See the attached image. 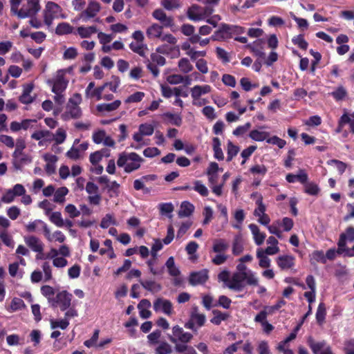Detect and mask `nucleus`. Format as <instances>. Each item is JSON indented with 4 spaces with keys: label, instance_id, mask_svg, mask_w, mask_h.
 <instances>
[{
    "label": "nucleus",
    "instance_id": "obj_1",
    "mask_svg": "<svg viewBox=\"0 0 354 354\" xmlns=\"http://www.w3.org/2000/svg\"><path fill=\"white\" fill-rule=\"evenodd\" d=\"M143 162L144 159L137 153L124 151L119 153L117 165L125 173L130 174L139 169Z\"/></svg>",
    "mask_w": 354,
    "mask_h": 354
},
{
    "label": "nucleus",
    "instance_id": "obj_2",
    "mask_svg": "<svg viewBox=\"0 0 354 354\" xmlns=\"http://www.w3.org/2000/svg\"><path fill=\"white\" fill-rule=\"evenodd\" d=\"M257 286L258 278L253 271L248 272H234L232 274V282L228 286V288L236 291L241 290L245 284Z\"/></svg>",
    "mask_w": 354,
    "mask_h": 354
},
{
    "label": "nucleus",
    "instance_id": "obj_3",
    "mask_svg": "<svg viewBox=\"0 0 354 354\" xmlns=\"http://www.w3.org/2000/svg\"><path fill=\"white\" fill-rule=\"evenodd\" d=\"M71 70V68L58 70L52 78L47 80L53 93H64L66 91L69 82L66 75Z\"/></svg>",
    "mask_w": 354,
    "mask_h": 354
},
{
    "label": "nucleus",
    "instance_id": "obj_4",
    "mask_svg": "<svg viewBox=\"0 0 354 354\" xmlns=\"http://www.w3.org/2000/svg\"><path fill=\"white\" fill-rule=\"evenodd\" d=\"M66 17L62 8L58 4L52 1L47 2L44 10V21L46 26H51L55 19H65Z\"/></svg>",
    "mask_w": 354,
    "mask_h": 354
},
{
    "label": "nucleus",
    "instance_id": "obj_5",
    "mask_svg": "<svg viewBox=\"0 0 354 354\" xmlns=\"http://www.w3.org/2000/svg\"><path fill=\"white\" fill-rule=\"evenodd\" d=\"M155 125L152 124L148 122L140 124L138 127V131L135 132L132 136L133 140L138 145L137 146L131 145V147L136 149H140L143 145H147V143L143 142V138L144 136H150L153 135Z\"/></svg>",
    "mask_w": 354,
    "mask_h": 354
},
{
    "label": "nucleus",
    "instance_id": "obj_6",
    "mask_svg": "<svg viewBox=\"0 0 354 354\" xmlns=\"http://www.w3.org/2000/svg\"><path fill=\"white\" fill-rule=\"evenodd\" d=\"M193 338V335L184 331L183 328L176 325L172 327V335L169 337L171 342L176 345H187Z\"/></svg>",
    "mask_w": 354,
    "mask_h": 354
},
{
    "label": "nucleus",
    "instance_id": "obj_7",
    "mask_svg": "<svg viewBox=\"0 0 354 354\" xmlns=\"http://www.w3.org/2000/svg\"><path fill=\"white\" fill-rule=\"evenodd\" d=\"M206 321L205 315L198 312L197 307L192 308L190 317L187 322L185 323V327L192 331L196 332L198 329L202 327Z\"/></svg>",
    "mask_w": 354,
    "mask_h": 354
},
{
    "label": "nucleus",
    "instance_id": "obj_8",
    "mask_svg": "<svg viewBox=\"0 0 354 354\" xmlns=\"http://www.w3.org/2000/svg\"><path fill=\"white\" fill-rule=\"evenodd\" d=\"M213 12L209 7L201 8L198 6H192L187 11L188 18L194 21L205 20Z\"/></svg>",
    "mask_w": 354,
    "mask_h": 354
},
{
    "label": "nucleus",
    "instance_id": "obj_9",
    "mask_svg": "<svg viewBox=\"0 0 354 354\" xmlns=\"http://www.w3.org/2000/svg\"><path fill=\"white\" fill-rule=\"evenodd\" d=\"M101 8V5L98 1L90 0L86 8L80 13V18L83 21H87L95 17L100 12Z\"/></svg>",
    "mask_w": 354,
    "mask_h": 354
},
{
    "label": "nucleus",
    "instance_id": "obj_10",
    "mask_svg": "<svg viewBox=\"0 0 354 354\" xmlns=\"http://www.w3.org/2000/svg\"><path fill=\"white\" fill-rule=\"evenodd\" d=\"M308 344L314 354H334L326 342H315L313 337L308 339Z\"/></svg>",
    "mask_w": 354,
    "mask_h": 354
},
{
    "label": "nucleus",
    "instance_id": "obj_11",
    "mask_svg": "<svg viewBox=\"0 0 354 354\" xmlns=\"http://www.w3.org/2000/svg\"><path fill=\"white\" fill-rule=\"evenodd\" d=\"M346 241L350 242L354 241V227L352 226L348 227L344 233H342L337 243L338 252L343 254L344 250L347 248Z\"/></svg>",
    "mask_w": 354,
    "mask_h": 354
},
{
    "label": "nucleus",
    "instance_id": "obj_12",
    "mask_svg": "<svg viewBox=\"0 0 354 354\" xmlns=\"http://www.w3.org/2000/svg\"><path fill=\"white\" fill-rule=\"evenodd\" d=\"M153 310L156 313H162L167 315L173 313V306L171 301L163 298H158L153 301Z\"/></svg>",
    "mask_w": 354,
    "mask_h": 354
},
{
    "label": "nucleus",
    "instance_id": "obj_13",
    "mask_svg": "<svg viewBox=\"0 0 354 354\" xmlns=\"http://www.w3.org/2000/svg\"><path fill=\"white\" fill-rule=\"evenodd\" d=\"M24 242L33 252L38 254L43 252L44 245L38 237L32 235L24 236Z\"/></svg>",
    "mask_w": 354,
    "mask_h": 354
},
{
    "label": "nucleus",
    "instance_id": "obj_14",
    "mask_svg": "<svg viewBox=\"0 0 354 354\" xmlns=\"http://www.w3.org/2000/svg\"><path fill=\"white\" fill-rule=\"evenodd\" d=\"M276 263L280 269L286 270L295 266V258L289 254L280 255L276 259Z\"/></svg>",
    "mask_w": 354,
    "mask_h": 354
},
{
    "label": "nucleus",
    "instance_id": "obj_15",
    "mask_svg": "<svg viewBox=\"0 0 354 354\" xmlns=\"http://www.w3.org/2000/svg\"><path fill=\"white\" fill-rule=\"evenodd\" d=\"M232 37V28L230 25L222 24L212 36L213 41H221Z\"/></svg>",
    "mask_w": 354,
    "mask_h": 354
},
{
    "label": "nucleus",
    "instance_id": "obj_16",
    "mask_svg": "<svg viewBox=\"0 0 354 354\" xmlns=\"http://www.w3.org/2000/svg\"><path fill=\"white\" fill-rule=\"evenodd\" d=\"M71 299V294L66 291H62L57 294L55 301L59 304L62 310H65L70 307Z\"/></svg>",
    "mask_w": 354,
    "mask_h": 354
},
{
    "label": "nucleus",
    "instance_id": "obj_17",
    "mask_svg": "<svg viewBox=\"0 0 354 354\" xmlns=\"http://www.w3.org/2000/svg\"><path fill=\"white\" fill-rule=\"evenodd\" d=\"M212 87L208 84L195 85L190 88V93L192 100H200L202 95L209 93Z\"/></svg>",
    "mask_w": 354,
    "mask_h": 354
},
{
    "label": "nucleus",
    "instance_id": "obj_18",
    "mask_svg": "<svg viewBox=\"0 0 354 354\" xmlns=\"http://www.w3.org/2000/svg\"><path fill=\"white\" fill-rule=\"evenodd\" d=\"M152 16L162 24V26L171 27L174 25L173 18L167 16L162 9L155 10L152 13Z\"/></svg>",
    "mask_w": 354,
    "mask_h": 354
},
{
    "label": "nucleus",
    "instance_id": "obj_19",
    "mask_svg": "<svg viewBox=\"0 0 354 354\" xmlns=\"http://www.w3.org/2000/svg\"><path fill=\"white\" fill-rule=\"evenodd\" d=\"M208 279V271L205 269L193 272L189 276V283L193 286L203 284Z\"/></svg>",
    "mask_w": 354,
    "mask_h": 354
},
{
    "label": "nucleus",
    "instance_id": "obj_20",
    "mask_svg": "<svg viewBox=\"0 0 354 354\" xmlns=\"http://www.w3.org/2000/svg\"><path fill=\"white\" fill-rule=\"evenodd\" d=\"M48 228V225L40 219H36L26 225V230L28 232H39L43 230L44 234H45Z\"/></svg>",
    "mask_w": 354,
    "mask_h": 354
},
{
    "label": "nucleus",
    "instance_id": "obj_21",
    "mask_svg": "<svg viewBox=\"0 0 354 354\" xmlns=\"http://www.w3.org/2000/svg\"><path fill=\"white\" fill-rule=\"evenodd\" d=\"M248 227L251 231L254 241L256 245H262L266 236V234L261 232L259 227L256 224L251 223L248 225Z\"/></svg>",
    "mask_w": 354,
    "mask_h": 354
},
{
    "label": "nucleus",
    "instance_id": "obj_22",
    "mask_svg": "<svg viewBox=\"0 0 354 354\" xmlns=\"http://www.w3.org/2000/svg\"><path fill=\"white\" fill-rule=\"evenodd\" d=\"M248 47L251 50L255 56L259 58L265 57V53L263 51L264 43L262 40L257 39L252 44L248 45Z\"/></svg>",
    "mask_w": 354,
    "mask_h": 354
},
{
    "label": "nucleus",
    "instance_id": "obj_23",
    "mask_svg": "<svg viewBox=\"0 0 354 354\" xmlns=\"http://www.w3.org/2000/svg\"><path fill=\"white\" fill-rule=\"evenodd\" d=\"M151 306V302L148 299H143L139 302L138 308L139 310L140 317L142 319H147L151 317V313L149 310Z\"/></svg>",
    "mask_w": 354,
    "mask_h": 354
},
{
    "label": "nucleus",
    "instance_id": "obj_24",
    "mask_svg": "<svg viewBox=\"0 0 354 354\" xmlns=\"http://www.w3.org/2000/svg\"><path fill=\"white\" fill-rule=\"evenodd\" d=\"M44 236L49 242H58L59 243H62L66 240V236L62 232L57 230L53 233H50L49 228L47 229Z\"/></svg>",
    "mask_w": 354,
    "mask_h": 354
},
{
    "label": "nucleus",
    "instance_id": "obj_25",
    "mask_svg": "<svg viewBox=\"0 0 354 354\" xmlns=\"http://www.w3.org/2000/svg\"><path fill=\"white\" fill-rule=\"evenodd\" d=\"M97 32V29L95 26H79L76 29V32H74L80 35L82 38H88L93 34Z\"/></svg>",
    "mask_w": 354,
    "mask_h": 354
},
{
    "label": "nucleus",
    "instance_id": "obj_26",
    "mask_svg": "<svg viewBox=\"0 0 354 354\" xmlns=\"http://www.w3.org/2000/svg\"><path fill=\"white\" fill-rule=\"evenodd\" d=\"M38 12L39 11L30 6H28L27 4L26 6L24 5L21 9H18L14 15H17L20 19H25L27 17H32Z\"/></svg>",
    "mask_w": 354,
    "mask_h": 354
},
{
    "label": "nucleus",
    "instance_id": "obj_27",
    "mask_svg": "<svg viewBox=\"0 0 354 354\" xmlns=\"http://www.w3.org/2000/svg\"><path fill=\"white\" fill-rule=\"evenodd\" d=\"M288 183H293L297 181L304 184L308 180V175L304 170H299L297 174H288L286 178Z\"/></svg>",
    "mask_w": 354,
    "mask_h": 354
},
{
    "label": "nucleus",
    "instance_id": "obj_28",
    "mask_svg": "<svg viewBox=\"0 0 354 354\" xmlns=\"http://www.w3.org/2000/svg\"><path fill=\"white\" fill-rule=\"evenodd\" d=\"M130 49L140 57H145L148 51V47L144 42H131L129 44Z\"/></svg>",
    "mask_w": 354,
    "mask_h": 354
},
{
    "label": "nucleus",
    "instance_id": "obj_29",
    "mask_svg": "<svg viewBox=\"0 0 354 354\" xmlns=\"http://www.w3.org/2000/svg\"><path fill=\"white\" fill-rule=\"evenodd\" d=\"M243 241L241 234L234 236L232 243V254L235 256L241 254L243 251Z\"/></svg>",
    "mask_w": 354,
    "mask_h": 354
},
{
    "label": "nucleus",
    "instance_id": "obj_30",
    "mask_svg": "<svg viewBox=\"0 0 354 354\" xmlns=\"http://www.w3.org/2000/svg\"><path fill=\"white\" fill-rule=\"evenodd\" d=\"M228 248L229 245L225 239H217L214 240L212 252L214 253H225Z\"/></svg>",
    "mask_w": 354,
    "mask_h": 354
},
{
    "label": "nucleus",
    "instance_id": "obj_31",
    "mask_svg": "<svg viewBox=\"0 0 354 354\" xmlns=\"http://www.w3.org/2000/svg\"><path fill=\"white\" fill-rule=\"evenodd\" d=\"M32 89L33 85L31 84L25 85L24 86L23 93L19 97V100L21 103L28 104L32 102L33 97L30 95Z\"/></svg>",
    "mask_w": 354,
    "mask_h": 354
},
{
    "label": "nucleus",
    "instance_id": "obj_32",
    "mask_svg": "<svg viewBox=\"0 0 354 354\" xmlns=\"http://www.w3.org/2000/svg\"><path fill=\"white\" fill-rule=\"evenodd\" d=\"M162 32V26L157 24L150 26L146 31L147 36L149 39L160 38Z\"/></svg>",
    "mask_w": 354,
    "mask_h": 354
},
{
    "label": "nucleus",
    "instance_id": "obj_33",
    "mask_svg": "<svg viewBox=\"0 0 354 354\" xmlns=\"http://www.w3.org/2000/svg\"><path fill=\"white\" fill-rule=\"evenodd\" d=\"M270 136V133L260 129H253L249 133V137L257 142L266 141Z\"/></svg>",
    "mask_w": 354,
    "mask_h": 354
},
{
    "label": "nucleus",
    "instance_id": "obj_34",
    "mask_svg": "<svg viewBox=\"0 0 354 354\" xmlns=\"http://www.w3.org/2000/svg\"><path fill=\"white\" fill-rule=\"evenodd\" d=\"M120 105L121 101L116 100L111 103H103L98 104L97 106V110L99 112H111L118 109Z\"/></svg>",
    "mask_w": 354,
    "mask_h": 354
},
{
    "label": "nucleus",
    "instance_id": "obj_35",
    "mask_svg": "<svg viewBox=\"0 0 354 354\" xmlns=\"http://www.w3.org/2000/svg\"><path fill=\"white\" fill-rule=\"evenodd\" d=\"M139 282H140V285L145 290H147L151 292L156 293V292H159L161 290V286L154 281H151V280L143 281L140 279Z\"/></svg>",
    "mask_w": 354,
    "mask_h": 354
},
{
    "label": "nucleus",
    "instance_id": "obj_36",
    "mask_svg": "<svg viewBox=\"0 0 354 354\" xmlns=\"http://www.w3.org/2000/svg\"><path fill=\"white\" fill-rule=\"evenodd\" d=\"M194 211V206L189 201H183L178 211V216L180 217H188Z\"/></svg>",
    "mask_w": 354,
    "mask_h": 354
},
{
    "label": "nucleus",
    "instance_id": "obj_37",
    "mask_svg": "<svg viewBox=\"0 0 354 354\" xmlns=\"http://www.w3.org/2000/svg\"><path fill=\"white\" fill-rule=\"evenodd\" d=\"M257 257L259 260V265L261 268H268L270 266L271 260L268 257V254L264 253L263 249L257 250Z\"/></svg>",
    "mask_w": 354,
    "mask_h": 354
},
{
    "label": "nucleus",
    "instance_id": "obj_38",
    "mask_svg": "<svg viewBox=\"0 0 354 354\" xmlns=\"http://www.w3.org/2000/svg\"><path fill=\"white\" fill-rule=\"evenodd\" d=\"M165 266L170 276L176 277L180 275V272L179 268L176 266L174 259L170 257L166 261Z\"/></svg>",
    "mask_w": 354,
    "mask_h": 354
},
{
    "label": "nucleus",
    "instance_id": "obj_39",
    "mask_svg": "<svg viewBox=\"0 0 354 354\" xmlns=\"http://www.w3.org/2000/svg\"><path fill=\"white\" fill-rule=\"evenodd\" d=\"M68 193V189L66 187H62L55 191L53 201L57 203H64L65 197Z\"/></svg>",
    "mask_w": 354,
    "mask_h": 354
},
{
    "label": "nucleus",
    "instance_id": "obj_40",
    "mask_svg": "<svg viewBox=\"0 0 354 354\" xmlns=\"http://www.w3.org/2000/svg\"><path fill=\"white\" fill-rule=\"evenodd\" d=\"M178 66L179 68L180 71L185 74L192 72L194 69L193 65L192 64L190 61L186 57L181 58L178 61Z\"/></svg>",
    "mask_w": 354,
    "mask_h": 354
},
{
    "label": "nucleus",
    "instance_id": "obj_41",
    "mask_svg": "<svg viewBox=\"0 0 354 354\" xmlns=\"http://www.w3.org/2000/svg\"><path fill=\"white\" fill-rule=\"evenodd\" d=\"M73 32V27L68 23H59L55 29V33L58 35H67Z\"/></svg>",
    "mask_w": 354,
    "mask_h": 354
},
{
    "label": "nucleus",
    "instance_id": "obj_42",
    "mask_svg": "<svg viewBox=\"0 0 354 354\" xmlns=\"http://www.w3.org/2000/svg\"><path fill=\"white\" fill-rule=\"evenodd\" d=\"M157 260L156 259H149L146 263L149 268L150 272L153 275H161L164 272V267H158L156 266Z\"/></svg>",
    "mask_w": 354,
    "mask_h": 354
},
{
    "label": "nucleus",
    "instance_id": "obj_43",
    "mask_svg": "<svg viewBox=\"0 0 354 354\" xmlns=\"http://www.w3.org/2000/svg\"><path fill=\"white\" fill-rule=\"evenodd\" d=\"M192 189L198 193L201 196H207L209 190L201 180H196L193 182Z\"/></svg>",
    "mask_w": 354,
    "mask_h": 354
},
{
    "label": "nucleus",
    "instance_id": "obj_44",
    "mask_svg": "<svg viewBox=\"0 0 354 354\" xmlns=\"http://www.w3.org/2000/svg\"><path fill=\"white\" fill-rule=\"evenodd\" d=\"M66 114L72 118H78L82 115V110L79 105L67 104Z\"/></svg>",
    "mask_w": 354,
    "mask_h": 354
},
{
    "label": "nucleus",
    "instance_id": "obj_45",
    "mask_svg": "<svg viewBox=\"0 0 354 354\" xmlns=\"http://www.w3.org/2000/svg\"><path fill=\"white\" fill-rule=\"evenodd\" d=\"M239 150L240 149L237 145L228 140L227 143V161H231L238 154Z\"/></svg>",
    "mask_w": 354,
    "mask_h": 354
},
{
    "label": "nucleus",
    "instance_id": "obj_46",
    "mask_svg": "<svg viewBox=\"0 0 354 354\" xmlns=\"http://www.w3.org/2000/svg\"><path fill=\"white\" fill-rule=\"evenodd\" d=\"M310 262L311 264H316L317 263H325L326 257L323 251L315 250L310 254Z\"/></svg>",
    "mask_w": 354,
    "mask_h": 354
},
{
    "label": "nucleus",
    "instance_id": "obj_47",
    "mask_svg": "<svg viewBox=\"0 0 354 354\" xmlns=\"http://www.w3.org/2000/svg\"><path fill=\"white\" fill-rule=\"evenodd\" d=\"M15 149L13 152L12 156L14 158H19L24 154V149L26 148V142L24 139L19 138L15 144Z\"/></svg>",
    "mask_w": 354,
    "mask_h": 354
},
{
    "label": "nucleus",
    "instance_id": "obj_48",
    "mask_svg": "<svg viewBox=\"0 0 354 354\" xmlns=\"http://www.w3.org/2000/svg\"><path fill=\"white\" fill-rule=\"evenodd\" d=\"M145 97V93L142 91H136L132 94H131L129 96H128L125 100L124 102L126 104H131V103H138L141 102L144 97Z\"/></svg>",
    "mask_w": 354,
    "mask_h": 354
},
{
    "label": "nucleus",
    "instance_id": "obj_49",
    "mask_svg": "<svg viewBox=\"0 0 354 354\" xmlns=\"http://www.w3.org/2000/svg\"><path fill=\"white\" fill-rule=\"evenodd\" d=\"M172 352L171 346L166 342H161L155 349V354H171Z\"/></svg>",
    "mask_w": 354,
    "mask_h": 354
},
{
    "label": "nucleus",
    "instance_id": "obj_50",
    "mask_svg": "<svg viewBox=\"0 0 354 354\" xmlns=\"http://www.w3.org/2000/svg\"><path fill=\"white\" fill-rule=\"evenodd\" d=\"M326 315V310L325 304L324 303H320L316 312V320L319 325H322L324 322Z\"/></svg>",
    "mask_w": 354,
    "mask_h": 354
},
{
    "label": "nucleus",
    "instance_id": "obj_51",
    "mask_svg": "<svg viewBox=\"0 0 354 354\" xmlns=\"http://www.w3.org/2000/svg\"><path fill=\"white\" fill-rule=\"evenodd\" d=\"M50 221L57 227H62L64 225V222L59 212H51L49 215Z\"/></svg>",
    "mask_w": 354,
    "mask_h": 354
},
{
    "label": "nucleus",
    "instance_id": "obj_52",
    "mask_svg": "<svg viewBox=\"0 0 354 354\" xmlns=\"http://www.w3.org/2000/svg\"><path fill=\"white\" fill-rule=\"evenodd\" d=\"M66 138V130L61 127L59 128L55 134H53V140L57 145H60L64 142Z\"/></svg>",
    "mask_w": 354,
    "mask_h": 354
},
{
    "label": "nucleus",
    "instance_id": "obj_53",
    "mask_svg": "<svg viewBox=\"0 0 354 354\" xmlns=\"http://www.w3.org/2000/svg\"><path fill=\"white\" fill-rule=\"evenodd\" d=\"M0 239L8 247L13 248L15 242L12 237L5 230L0 232Z\"/></svg>",
    "mask_w": 354,
    "mask_h": 354
},
{
    "label": "nucleus",
    "instance_id": "obj_54",
    "mask_svg": "<svg viewBox=\"0 0 354 354\" xmlns=\"http://www.w3.org/2000/svg\"><path fill=\"white\" fill-rule=\"evenodd\" d=\"M213 314L214 316L211 319L210 322L215 325H219L228 317L226 313H221V311L216 310H213Z\"/></svg>",
    "mask_w": 354,
    "mask_h": 354
},
{
    "label": "nucleus",
    "instance_id": "obj_55",
    "mask_svg": "<svg viewBox=\"0 0 354 354\" xmlns=\"http://www.w3.org/2000/svg\"><path fill=\"white\" fill-rule=\"evenodd\" d=\"M175 351L178 353L183 354H198L196 349L188 345H176L174 346Z\"/></svg>",
    "mask_w": 354,
    "mask_h": 354
},
{
    "label": "nucleus",
    "instance_id": "obj_56",
    "mask_svg": "<svg viewBox=\"0 0 354 354\" xmlns=\"http://www.w3.org/2000/svg\"><path fill=\"white\" fill-rule=\"evenodd\" d=\"M163 116L167 118L171 124L180 126L182 123V118L178 114L167 112L163 114Z\"/></svg>",
    "mask_w": 354,
    "mask_h": 354
},
{
    "label": "nucleus",
    "instance_id": "obj_57",
    "mask_svg": "<svg viewBox=\"0 0 354 354\" xmlns=\"http://www.w3.org/2000/svg\"><path fill=\"white\" fill-rule=\"evenodd\" d=\"M26 307L24 301L18 297H15L12 299L10 303V309L12 312H15L21 310Z\"/></svg>",
    "mask_w": 354,
    "mask_h": 354
},
{
    "label": "nucleus",
    "instance_id": "obj_58",
    "mask_svg": "<svg viewBox=\"0 0 354 354\" xmlns=\"http://www.w3.org/2000/svg\"><path fill=\"white\" fill-rule=\"evenodd\" d=\"M305 192L309 195L315 196L317 195L320 191L319 186L313 182L304 183Z\"/></svg>",
    "mask_w": 354,
    "mask_h": 354
},
{
    "label": "nucleus",
    "instance_id": "obj_59",
    "mask_svg": "<svg viewBox=\"0 0 354 354\" xmlns=\"http://www.w3.org/2000/svg\"><path fill=\"white\" fill-rule=\"evenodd\" d=\"M161 5L167 10H173L180 7L179 0H162Z\"/></svg>",
    "mask_w": 354,
    "mask_h": 354
},
{
    "label": "nucleus",
    "instance_id": "obj_60",
    "mask_svg": "<svg viewBox=\"0 0 354 354\" xmlns=\"http://www.w3.org/2000/svg\"><path fill=\"white\" fill-rule=\"evenodd\" d=\"M218 279L220 281H223L225 286L228 288L229 284L232 282V276L230 277V271L223 270L218 274Z\"/></svg>",
    "mask_w": 354,
    "mask_h": 354
},
{
    "label": "nucleus",
    "instance_id": "obj_61",
    "mask_svg": "<svg viewBox=\"0 0 354 354\" xmlns=\"http://www.w3.org/2000/svg\"><path fill=\"white\" fill-rule=\"evenodd\" d=\"M346 95L347 91L346 88L342 86H338L335 91H333L331 93V95L337 101L342 100L344 98H345Z\"/></svg>",
    "mask_w": 354,
    "mask_h": 354
},
{
    "label": "nucleus",
    "instance_id": "obj_62",
    "mask_svg": "<svg viewBox=\"0 0 354 354\" xmlns=\"http://www.w3.org/2000/svg\"><path fill=\"white\" fill-rule=\"evenodd\" d=\"M292 42L302 50H306L308 46V42L304 39L302 35L294 37L292 39Z\"/></svg>",
    "mask_w": 354,
    "mask_h": 354
},
{
    "label": "nucleus",
    "instance_id": "obj_63",
    "mask_svg": "<svg viewBox=\"0 0 354 354\" xmlns=\"http://www.w3.org/2000/svg\"><path fill=\"white\" fill-rule=\"evenodd\" d=\"M108 192L110 193V197H116L119 195L120 185L116 181H112L106 186Z\"/></svg>",
    "mask_w": 354,
    "mask_h": 354
},
{
    "label": "nucleus",
    "instance_id": "obj_64",
    "mask_svg": "<svg viewBox=\"0 0 354 354\" xmlns=\"http://www.w3.org/2000/svg\"><path fill=\"white\" fill-rule=\"evenodd\" d=\"M116 221L113 217V216L110 214H107L102 219L100 223V227L103 229L108 228L111 225H115Z\"/></svg>",
    "mask_w": 354,
    "mask_h": 354
}]
</instances>
